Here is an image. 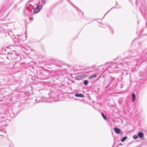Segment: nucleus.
I'll list each match as a JSON object with an SVG mask.
<instances>
[{"mask_svg":"<svg viewBox=\"0 0 147 147\" xmlns=\"http://www.w3.org/2000/svg\"><path fill=\"white\" fill-rule=\"evenodd\" d=\"M42 6L41 5H40L37 6L35 9L34 11L35 13H38L42 8Z\"/></svg>","mask_w":147,"mask_h":147,"instance_id":"obj_1","label":"nucleus"},{"mask_svg":"<svg viewBox=\"0 0 147 147\" xmlns=\"http://www.w3.org/2000/svg\"><path fill=\"white\" fill-rule=\"evenodd\" d=\"M114 130L115 132L117 134H119L121 131L119 129L116 127H114Z\"/></svg>","mask_w":147,"mask_h":147,"instance_id":"obj_2","label":"nucleus"},{"mask_svg":"<svg viewBox=\"0 0 147 147\" xmlns=\"http://www.w3.org/2000/svg\"><path fill=\"white\" fill-rule=\"evenodd\" d=\"M96 76V74H94L90 76L88 78L89 79L91 80L93 79V78H95Z\"/></svg>","mask_w":147,"mask_h":147,"instance_id":"obj_3","label":"nucleus"},{"mask_svg":"<svg viewBox=\"0 0 147 147\" xmlns=\"http://www.w3.org/2000/svg\"><path fill=\"white\" fill-rule=\"evenodd\" d=\"M75 96L76 97H83L84 96V94H78L77 93H76L75 94Z\"/></svg>","mask_w":147,"mask_h":147,"instance_id":"obj_4","label":"nucleus"},{"mask_svg":"<svg viewBox=\"0 0 147 147\" xmlns=\"http://www.w3.org/2000/svg\"><path fill=\"white\" fill-rule=\"evenodd\" d=\"M138 135L139 137L142 138H143L144 134L142 132H139L138 133Z\"/></svg>","mask_w":147,"mask_h":147,"instance_id":"obj_5","label":"nucleus"},{"mask_svg":"<svg viewBox=\"0 0 147 147\" xmlns=\"http://www.w3.org/2000/svg\"><path fill=\"white\" fill-rule=\"evenodd\" d=\"M83 77L82 75H80L76 77V79L78 80H80Z\"/></svg>","mask_w":147,"mask_h":147,"instance_id":"obj_6","label":"nucleus"},{"mask_svg":"<svg viewBox=\"0 0 147 147\" xmlns=\"http://www.w3.org/2000/svg\"><path fill=\"white\" fill-rule=\"evenodd\" d=\"M132 101L134 102L136 99V96L135 94L133 93L132 95Z\"/></svg>","mask_w":147,"mask_h":147,"instance_id":"obj_7","label":"nucleus"},{"mask_svg":"<svg viewBox=\"0 0 147 147\" xmlns=\"http://www.w3.org/2000/svg\"><path fill=\"white\" fill-rule=\"evenodd\" d=\"M127 137L126 136L125 137H123V138H122L121 140V141L122 142H124L125 140L127 138Z\"/></svg>","mask_w":147,"mask_h":147,"instance_id":"obj_8","label":"nucleus"},{"mask_svg":"<svg viewBox=\"0 0 147 147\" xmlns=\"http://www.w3.org/2000/svg\"><path fill=\"white\" fill-rule=\"evenodd\" d=\"M88 84V81L86 80H85L84 81V84L85 85H86Z\"/></svg>","mask_w":147,"mask_h":147,"instance_id":"obj_9","label":"nucleus"},{"mask_svg":"<svg viewBox=\"0 0 147 147\" xmlns=\"http://www.w3.org/2000/svg\"><path fill=\"white\" fill-rule=\"evenodd\" d=\"M101 115H102V116L103 117V118L104 119L106 120L107 119V118L104 115L103 113H101Z\"/></svg>","mask_w":147,"mask_h":147,"instance_id":"obj_10","label":"nucleus"},{"mask_svg":"<svg viewBox=\"0 0 147 147\" xmlns=\"http://www.w3.org/2000/svg\"><path fill=\"white\" fill-rule=\"evenodd\" d=\"M133 138L134 139H136L138 138V136L137 135H134Z\"/></svg>","mask_w":147,"mask_h":147,"instance_id":"obj_11","label":"nucleus"},{"mask_svg":"<svg viewBox=\"0 0 147 147\" xmlns=\"http://www.w3.org/2000/svg\"><path fill=\"white\" fill-rule=\"evenodd\" d=\"M33 0H30L28 2L29 3L30 2H31V1H32Z\"/></svg>","mask_w":147,"mask_h":147,"instance_id":"obj_12","label":"nucleus"}]
</instances>
